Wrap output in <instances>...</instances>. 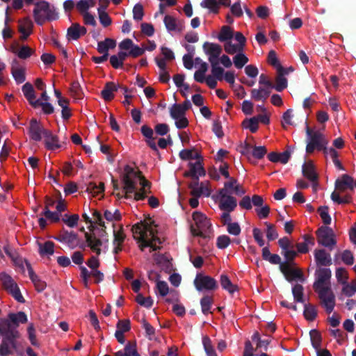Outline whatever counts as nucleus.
Segmentation results:
<instances>
[{
	"label": "nucleus",
	"instance_id": "obj_50",
	"mask_svg": "<svg viewBox=\"0 0 356 356\" xmlns=\"http://www.w3.org/2000/svg\"><path fill=\"white\" fill-rule=\"evenodd\" d=\"M79 220V216L78 214H72L68 216L65 214L62 218V221L70 227H74L77 225Z\"/></svg>",
	"mask_w": 356,
	"mask_h": 356
},
{
	"label": "nucleus",
	"instance_id": "obj_52",
	"mask_svg": "<svg viewBox=\"0 0 356 356\" xmlns=\"http://www.w3.org/2000/svg\"><path fill=\"white\" fill-rule=\"evenodd\" d=\"M343 294L346 297H352L356 293V280L352 281L351 284L347 283L341 290Z\"/></svg>",
	"mask_w": 356,
	"mask_h": 356
},
{
	"label": "nucleus",
	"instance_id": "obj_27",
	"mask_svg": "<svg viewBox=\"0 0 356 356\" xmlns=\"http://www.w3.org/2000/svg\"><path fill=\"white\" fill-rule=\"evenodd\" d=\"M23 94L29 104L33 106L34 102H36V95L33 86L31 83L27 82L22 88Z\"/></svg>",
	"mask_w": 356,
	"mask_h": 356
},
{
	"label": "nucleus",
	"instance_id": "obj_25",
	"mask_svg": "<svg viewBox=\"0 0 356 356\" xmlns=\"http://www.w3.org/2000/svg\"><path fill=\"white\" fill-rule=\"evenodd\" d=\"M120 84L116 85L113 82H107L101 92V95L105 101H111L114 98L113 92L118 90Z\"/></svg>",
	"mask_w": 356,
	"mask_h": 356
},
{
	"label": "nucleus",
	"instance_id": "obj_62",
	"mask_svg": "<svg viewBox=\"0 0 356 356\" xmlns=\"http://www.w3.org/2000/svg\"><path fill=\"white\" fill-rule=\"evenodd\" d=\"M341 258L342 261L348 266H351L354 264V256L353 252L349 250H345L342 252Z\"/></svg>",
	"mask_w": 356,
	"mask_h": 356
},
{
	"label": "nucleus",
	"instance_id": "obj_23",
	"mask_svg": "<svg viewBox=\"0 0 356 356\" xmlns=\"http://www.w3.org/2000/svg\"><path fill=\"white\" fill-rule=\"evenodd\" d=\"M220 197L219 207L221 210L231 212L235 209L237 206V201L234 197L226 194L225 197Z\"/></svg>",
	"mask_w": 356,
	"mask_h": 356
},
{
	"label": "nucleus",
	"instance_id": "obj_1",
	"mask_svg": "<svg viewBox=\"0 0 356 356\" xmlns=\"http://www.w3.org/2000/svg\"><path fill=\"white\" fill-rule=\"evenodd\" d=\"M316 280L313 288L318 293L321 305L327 313L330 314L335 306V296L331 289L330 278L332 272L330 268H319L316 270Z\"/></svg>",
	"mask_w": 356,
	"mask_h": 356
},
{
	"label": "nucleus",
	"instance_id": "obj_29",
	"mask_svg": "<svg viewBox=\"0 0 356 356\" xmlns=\"http://www.w3.org/2000/svg\"><path fill=\"white\" fill-rule=\"evenodd\" d=\"M229 181L225 182L224 188L218 191V195L220 197H225L226 194L232 193V191L234 190V186L237 184V179L234 177L228 178Z\"/></svg>",
	"mask_w": 356,
	"mask_h": 356
},
{
	"label": "nucleus",
	"instance_id": "obj_9",
	"mask_svg": "<svg viewBox=\"0 0 356 356\" xmlns=\"http://www.w3.org/2000/svg\"><path fill=\"white\" fill-rule=\"evenodd\" d=\"M3 324L6 325L3 334L2 335L3 339L0 344V354H7V343L6 341L10 342L13 345L14 341H17L16 339L20 336L19 331L12 326V324L9 320H5Z\"/></svg>",
	"mask_w": 356,
	"mask_h": 356
},
{
	"label": "nucleus",
	"instance_id": "obj_40",
	"mask_svg": "<svg viewBox=\"0 0 356 356\" xmlns=\"http://www.w3.org/2000/svg\"><path fill=\"white\" fill-rule=\"evenodd\" d=\"M202 344L207 356H218L211 343V340L208 336L202 338Z\"/></svg>",
	"mask_w": 356,
	"mask_h": 356
},
{
	"label": "nucleus",
	"instance_id": "obj_38",
	"mask_svg": "<svg viewBox=\"0 0 356 356\" xmlns=\"http://www.w3.org/2000/svg\"><path fill=\"white\" fill-rule=\"evenodd\" d=\"M213 298L210 296H204L200 300V305L202 312L204 315L210 313V309L213 304Z\"/></svg>",
	"mask_w": 356,
	"mask_h": 356
},
{
	"label": "nucleus",
	"instance_id": "obj_36",
	"mask_svg": "<svg viewBox=\"0 0 356 356\" xmlns=\"http://www.w3.org/2000/svg\"><path fill=\"white\" fill-rule=\"evenodd\" d=\"M310 339L313 348L318 350L321 348L322 337L321 333L316 329L309 332Z\"/></svg>",
	"mask_w": 356,
	"mask_h": 356
},
{
	"label": "nucleus",
	"instance_id": "obj_17",
	"mask_svg": "<svg viewBox=\"0 0 356 356\" xmlns=\"http://www.w3.org/2000/svg\"><path fill=\"white\" fill-rule=\"evenodd\" d=\"M189 170L184 172L185 177H203L206 175V170L201 161H197L195 163H188Z\"/></svg>",
	"mask_w": 356,
	"mask_h": 356
},
{
	"label": "nucleus",
	"instance_id": "obj_41",
	"mask_svg": "<svg viewBox=\"0 0 356 356\" xmlns=\"http://www.w3.org/2000/svg\"><path fill=\"white\" fill-rule=\"evenodd\" d=\"M336 278L337 282L343 285V286L348 283V273L346 268L339 267L336 269Z\"/></svg>",
	"mask_w": 356,
	"mask_h": 356
},
{
	"label": "nucleus",
	"instance_id": "obj_57",
	"mask_svg": "<svg viewBox=\"0 0 356 356\" xmlns=\"http://www.w3.org/2000/svg\"><path fill=\"white\" fill-rule=\"evenodd\" d=\"M224 49L227 54L231 55L243 51V49H240L238 44H234L231 41H227L225 43Z\"/></svg>",
	"mask_w": 356,
	"mask_h": 356
},
{
	"label": "nucleus",
	"instance_id": "obj_60",
	"mask_svg": "<svg viewBox=\"0 0 356 356\" xmlns=\"http://www.w3.org/2000/svg\"><path fill=\"white\" fill-rule=\"evenodd\" d=\"M201 6L211 10L213 13H218L219 10L218 3L216 0H204L201 3Z\"/></svg>",
	"mask_w": 356,
	"mask_h": 356
},
{
	"label": "nucleus",
	"instance_id": "obj_39",
	"mask_svg": "<svg viewBox=\"0 0 356 356\" xmlns=\"http://www.w3.org/2000/svg\"><path fill=\"white\" fill-rule=\"evenodd\" d=\"M42 107V111L46 115H50L54 112V108L51 104L49 102H42L40 99H37L33 104V108Z\"/></svg>",
	"mask_w": 356,
	"mask_h": 356
},
{
	"label": "nucleus",
	"instance_id": "obj_22",
	"mask_svg": "<svg viewBox=\"0 0 356 356\" xmlns=\"http://www.w3.org/2000/svg\"><path fill=\"white\" fill-rule=\"evenodd\" d=\"M44 145L45 147L49 150H55L61 147L59 143L58 137L56 135H54L50 130L44 132Z\"/></svg>",
	"mask_w": 356,
	"mask_h": 356
},
{
	"label": "nucleus",
	"instance_id": "obj_51",
	"mask_svg": "<svg viewBox=\"0 0 356 356\" xmlns=\"http://www.w3.org/2000/svg\"><path fill=\"white\" fill-rule=\"evenodd\" d=\"M41 216H44L47 219L49 220L52 222H58L60 220V216L58 214V212L51 211L47 208H44V211L42 212Z\"/></svg>",
	"mask_w": 356,
	"mask_h": 356
},
{
	"label": "nucleus",
	"instance_id": "obj_19",
	"mask_svg": "<svg viewBox=\"0 0 356 356\" xmlns=\"http://www.w3.org/2000/svg\"><path fill=\"white\" fill-rule=\"evenodd\" d=\"M54 238L58 241L67 243L72 248L78 245V234L74 232L63 231L61 234Z\"/></svg>",
	"mask_w": 356,
	"mask_h": 356
},
{
	"label": "nucleus",
	"instance_id": "obj_32",
	"mask_svg": "<svg viewBox=\"0 0 356 356\" xmlns=\"http://www.w3.org/2000/svg\"><path fill=\"white\" fill-rule=\"evenodd\" d=\"M220 282L222 287L227 290L229 293H233L238 290V286L233 284L226 275H221Z\"/></svg>",
	"mask_w": 356,
	"mask_h": 356
},
{
	"label": "nucleus",
	"instance_id": "obj_16",
	"mask_svg": "<svg viewBox=\"0 0 356 356\" xmlns=\"http://www.w3.org/2000/svg\"><path fill=\"white\" fill-rule=\"evenodd\" d=\"M314 255L318 266H330L332 264L330 254L324 249L315 250Z\"/></svg>",
	"mask_w": 356,
	"mask_h": 356
},
{
	"label": "nucleus",
	"instance_id": "obj_15",
	"mask_svg": "<svg viewBox=\"0 0 356 356\" xmlns=\"http://www.w3.org/2000/svg\"><path fill=\"white\" fill-rule=\"evenodd\" d=\"M335 189L338 193H343L349 189L353 191L354 189V179L353 178L347 175H342L340 178L337 179L334 183Z\"/></svg>",
	"mask_w": 356,
	"mask_h": 356
},
{
	"label": "nucleus",
	"instance_id": "obj_34",
	"mask_svg": "<svg viewBox=\"0 0 356 356\" xmlns=\"http://www.w3.org/2000/svg\"><path fill=\"white\" fill-rule=\"evenodd\" d=\"M292 294L295 302L305 303L304 288L300 284H296L292 288Z\"/></svg>",
	"mask_w": 356,
	"mask_h": 356
},
{
	"label": "nucleus",
	"instance_id": "obj_18",
	"mask_svg": "<svg viewBox=\"0 0 356 356\" xmlns=\"http://www.w3.org/2000/svg\"><path fill=\"white\" fill-rule=\"evenodd\" d=\"M86 33L87 29L84 26H81L78 23H74L67 29L66 37L68 40H77Z\"/></svg>",
	"mask_w": 356,
	"mask_h": 356
},
{
	"label": "nucleus",
	"instance_id": "obj_6",
	"mask_svg": "<svg viewBox=\"0 0 356 356\" xmlns=\"http://www.w3.org/2000/svg\"><path fill=\"white\" fill-rule=\"evenodd\" d=\"M306 134L309 140L306 146V152L308 154L314 152L315 149L319 150L323 145H327L328 143L323 134L318 131H313L308 125L306 127Z\"/></svg>",
	"mask_w": 356,
	"mask_h": 356
},
{
	"label": "nucleus",
	"instance_id": "obj_54",
	"mask_svg": "<svg viewBox=\"0 0 356 356\" xmlns=\"http://www.w3.org/2000/svg\"><path fill=\"white\" fill-rule=\"evenodd\" d=\"M18 30H22L24 31H31L33 27V23L29 17H25L22 19L19 20Z\"/></svg>",
	"mask_w": 356,
	"mask_h": 356
},
{
	"label": "nucleus",
	"instance_id": "obj_43",
	"mask_svg": "<svg viewBox=\"0 0 356 356\" xmlns=\"http://www.w3.org/2000/svg\"><path fill=\"white\" fill-rule=\"evenodd\" d=\"M232 37L233 32L231 30V28L227 26H223L220 30L218 38L220 42H227L229 40L232 38Z\"/></svg>",
	"mask_w": 356,
	"mask_h": 356
},
{
	"label": "nucleus",
	"instance_id": "obj_7",
	"mask_svg": "<svg viewBox=\"0 0 356 356\" xmlns=\"http://www.w3.org/2000/svg\"><path fill=\"white\" fill-rule=\"evenodd\" d=\"M0 280L3 289L10 293L17 302L24 303L25 300L22 296L19 288L13 278L6 273H0Z\"/></svg>",
	"mask_w": 356,
	"mask_h": 356
},
{
	"label": "nucleus",
	"instance_id": "obj_63",
	"mask_svg": "<svg viewBox=\"0 0 356 356\" xmlns=\"http://www.w3.org/2000/svg\"><path fill=\"white\" fill-rule=\"evenodd\" d=\"M231 243L230 238L227 235H221L217 238L216 245L219 249H225Z\"/></svg>",
	"mask_w": 356,
	"mask_h": 356
},
{
	"label": "nucleus",
	"instance_id": "obj_58",
	"mask_svg": "<svg viewBox=\"0 0 356 356\" xmlns=\"http://www.w3.org/2000/svg\"><path fill=\"white\" fill-rule=\"evenodd\" d=\"M267 153V149L265 146L252 147V155L254 158L261 159Z\"/></svg>",
	"mask_w": 356,
	"mask_h": 356
},
{
	"label": "nucleus",
	"instance_id": "obj_10",
	"mask_svg": "<svg viewBox=\"0 0 356 356\" xmlns=\"http://www.w3.org/2000/svg\"><path fill=\"white\" fill-rule=\"evenodd\" d=\"M194 285L198 291H214L218 287L214 278L201 273L197 274L194 280Z\"/></svg>",
	"mask_w": 356,
	"mask_h": 356
},
{
	"label": "nucleus",
	"instance_id": "obj_64",
	"mask_svg": "<svg viewBox=\"0 0 356 356\" xmlns=\"http://www.w3.org/2000/svg\"><path fill=\"white\" fill-rule=\"evenodd\" d=\"M34 53V50L28 46H22L17 52V56L21 59H26Z\"/></svg>",
	"mask_w": 356,
	"mask_h": 356
},
{
	"label": "nucleus",
	"instance_id": "obj_56",
	"mask_svg": "<svg viewBox=\"0 0 356 356\" xmlns=\"http://www.w3.org/2000/svg\"><path fill=\"white\" fill-rule=\"evenodd\" d=\"M318 212L325 225H330L331 222V217L328 213V207L321 206L318 209Z\"/></svg>",
	"mask_w": 356,
	"mask_h": 356
},
{
	"label": "nucleus",
	"instance_id": "obj_13",
	"mask_svg": "<svg viewBox=\"0 0 356 356\" xmlns=\"http://www.w3.org/2000/svg\"><path fill=\"white\" fill-rule=\"evenodd\" d=\"M302 173L306 179L312 183V186L315 189L318 185V175L312 161L305 162L302 164Z\"/></svg>",
	"mask_w": 356,
	"mask_h": 356
},
{
	"label": "nucleus",
	"instance_id": "obj_2",
	"mask_svg": "<svg viewBox=\"0 0 356 356\" xmlns=\"http://www.w3.org/2000/svg\"><path fill=\"white\" fill-rule=\"evenodd\" d=\"M131 230L141 251H144L147 247L150 248V252L160 250L157 244H161V241L156 236L157 231L152 227L151 223L141 221L133 225Z\"/></svg>",
	"mask_w": 356,
	"mask_h": 356
},
{
	"label": "nucleus",
	"instance_id": "obj_28",
	"mask_svg": "<svg viewBox=\"0 0 356 356\" xmlns=\"http://www.w3.org/2000/svg\"><path fill=\"white\" fill-rule=\"evenodd\" d=\"M8 320L10 321L11 324L13 323L15 327H17L19 323H25L27 322V316L24 312L10 313L8 314Z\"/></svg>",
	"mask_w": 356,
	"mask_h": 356
},
{
	"label": "nucleus",
	"instance_id": "obj_26",
	"mask_svg": "<svg viewBox=\"0 0 356 356\" xmlns=\"http://www.w3.org/2000/svg\"><path fill=\"white\" fill-rule=\"evenodd\" d=\"M277 76L275 79L276 84L274 85V88L277 91L282 92L287 88V79L284 76V74H287L286 69L277 71Z\"/></svg>",
	"mask_w": 356,
	"mask_h": 356
},
{
	"label": "nucleus",
	"instance_id": "obj_61",
	"mask_svg": "<svg viewBox=\"0 0 356 356\" xmlns=\"http://www.w3.org/2000/svg\"><path fill=\"white\" fill-rule=\"evenodd\" d=\"M185 79V75L183 74H177L173 76V81L177 87L181 88L183 87L185 90H188L190 87L187 83H184V81Z\"/></svg>",
	"mask_w": 356,
	"mask_h": 356
},
{
	"label": "nucleus",
	"instance_id": "obj_31",
	"mask_svg": "<svg viewBox=\"0 0 356 356\" xmlns=\"http://www.w3.org/2000/svg\"><path fill=\"white\" fill-rule=\"evenodd\" d=\"M303 315L306 320L313 321L317 316V310L316 306L312 304L304 303Z\"/></svg>",
	"mask_w": 356,
	"mask_h": 356
},
{
	"label": "nucleus",
	"instance_id": "obj_24",
	"mask_svg": "<svg viewBox=\"0 0 356 356\" xmlns=\"http://www.w3.org/2000/svg\"><path fill=\"white\" fill-rule=\"evenodd\" d=\"M272 89L273 88L266 86L260 87L259 89H252L251 90V97L256 101L262 100L264 102L269 97Z\"/></svg>",
	"mask_w": 356,
	"mask_h": 356
},
{
	"label": "nucleus",
	"instance_id": "obj_33",
	"mask_svg": "<svg viewBox=\"0 0 356 356\" xmlns=\"http://www.w3.org/2000/svg\"><path fill=\"white\" fill-rule=\"evenodd\" d=\"M207 185L208 183L202 182L199 184L197 189L191 191V195L196 197H200L202 195L209 197L211 195V190Z\"/></svg>",
	"mask_w": 356,
	"mask_h": 356
},
{
	"label": "nucleus",
	"instance_id": "obj_45",
	"mask_svg": "<svg viewBox=\"0 0 356 356\" xmlns=\"http://www.w3.org/2000/svg\"><path fill=\"white\" fill-rule=\"evenodd\" d=\"M331 199L334 202H337L339 204H348L351 202L352 197L350 195H346L344 197H341L339 193L334 191L331 194Z\"/></svg>",
	"mask_w": 356,
	"mask_h": 356
},
{
	"label": "nucleus",
	"instance_id": "obj_3",
	"mask_svg": "<svg viewBox=\"0 0 356 356\" xmlns=\"http://www.w3.org/2000/svg\"><path fill=\"white\" fill-rule=\"evenodd\" d=\"M124 174L122 175V181L124 184L123 191L124 195H121L120 193L115 194L118 199L124 197V198H130V193H133L136 189V179L140 180L141 186V191H150L151 183L147 181L144 176L142 175L140 171H136L132 167L129 165H125L124 169Z\"/></svg>",
	"mask_w": 356,
	"mask_h": 356
},
{
	"label": "nucleus",
	"instance_id": "obj_35",
	"mask_svg": "<svg viewBox=\"0 0 356 356\" xmlns=\"http://www.w3.org/2000/svg\"><path fill=\"white\" fill-rule=\"evenodd\" d=\"M92 216L94 217V222L96 224H98L102 228L99 229L100 234L99 237L104 238V236H107V233L105 230L106 227L104 225V222L103 221V218L102 216V214L99 211L97 210H95L92 213Z\"/></svg>",
	"mask_w": 356,
	"mask_h": 356
},
{
	"label": "nucleus",
	"instance_id": "obj_11",
	"mask_svg": "<svg viewBox=\"0 0 356 356\" xmlns=\"http://www.w3.org/2000/svg\"><path fill=\"white\" fill-rule=\"evenodd\" d=\"M280 270L289 282H292L296 280L301 282L305 280L304 275L301 270L298 268H293L289 263L282 262V264H280Z\"/></svg>",
	"mask_w": 356,
	"mask_h": 356
},
{
	"label": "nucleus",
	"instance_id": "obj_48",
	"mask_svg": "<svg viewBox=\"0 0 356 356\" xmlns=\"http://www.w3.org/2000/svg\"><path fill=\"white\" fill-rule=\"evenodd\" d=\"M243 125L245 128L249 129L252 133H255L258 130L259 119L253 117L249 120H245Z\"/></svg>",
	"mask_w": 356,
	"mask_h": 356
},
{
	"label": "nucleus",
	"instance_id": "obj_59",
	"mask_svg": "<svg viewBox=\"0 0 356 356\" xmlns=\"http://www.w3.org/2000/svg\"><path fill=\"white\" fill-rule=\"evenodd\" d=\"M99 19L101 24L104 27H107L110 26L112 23L111 18L108 15V14L106 12V10H97Z\"/></svg>",
	"mask_w": 356,
	"mask_h": 356
},
{
	"label": "nucleus",
	"instance_id": "obj_42",
	"mask_svg": "<svg viewBox=\"0 0 356 356\" xmlns=\"http://www.w3.org/2000/svg\"><path fill=\"white\" fill-rule=\"evenodd\" d=\"M135 300L138 304L147 309L151 308L154 302L152 298L150 296L144 297L141 293L137 294Z\"/></svg>",
	"mask_w": 356,
	"mask_h": 356
},
{
	"label": "nucleus",
	"instance_id": "obj_55",
	"mask_svg": "<svg viewBox=\"0 0 356 356\" xmlns=\"http://www.w3.org/2000/svg\"><path fill=\"white\" fill-rule=\"evenodd\" d=\"M11 72L13 78L17 83H22L25 81V73L24 70L22 68L12 67Z\"/></svg>",
	"mask_w": 356,
	"mask_h": 356
},
{
	"label": "nucleus",
	"instance_id": "obj_47",
	"mask_svg": "<svg viewBox=\"0 0 356 356\" xmlns=\"http://www.w3.org/2000/svg\"><path fill=\"white\" fill-rule=\"evenodd\" d=\"M170 115L172 119L175 120L185 116L186 113L181 108L180 104H174L170 108Z\"/></svg>",
	"mask_w": 356,
	"mask_h": 356
},
{
	"label": "nucleus",
	"instance_id": "obj_12",
	"mask_svg": "<svg viewBox=\"0 0 356 356\" xmlns=\"http://www.w3.org/2000/svg\"><path fill=\"white\" fill-rule=\"evenodd\" d=\"M49 129H44L35 119L32 118L29 122V134L31 140L39 142L42 140V136L44 137V132Z\"/></svg>",
	"mask_w": 356,
	"mask_h": 356
},
{
	"label": "nucleus",
	"instance_id": "obj_14",
	"mask_svg": "<svg viewBox=\"0 0 356 356\" xmlns=\"http://www.w3.org/2000/svg\"><path fill=\"white\" fill-rule=\"evenodd\" d=\"M204 53L209 56V62L219 61V56L222 53V47L220 44L205 42L203 44Z\"/></svg>",
	"mask_w": 356,
	"mask_h": 356
},
{
	"label": "nucleus",
	"instance_id": "obj_5",
	"mask_svg": "<svg viewBox=\"0 0 356 356\" xmlns=\"http://www.w3.org/2000/svg\"><path fill=\"white\" fill-rule=\"evenodd\" d=\"M193 220L195 221L197 228L191 227L192 234L204 238L210 237L212 229L210 220L200 211L193 212Z\"/></svg>",
	"mask_w": 356,
	"mask_h": 356
},
{
	"label": "nucleus",
	"instance_id": "obj_49",
	"mask_svg": "<svg viewBox=\"0 0 356 356\" xmlns=\"http://www.w3.org/2000/svg\"><path fill=\"white\" fill-rule=\"evenodd\" d=\"M122 350L127 356H140L136 341H128Z\"/></svg>",
	"mask_w": 356,
	"mask_h": 356
},
{
	"label": "nucleus",
	"instance_id": "obj_8",
	"mask_svg": "<svg viewBox=\"0 0 356 356\" xmlns=\"http://www.w3.org/2000/svg\"><path fill=\"white\" fill-rule=\"evenodd\" d=\"M318 243L326 248L332 250L337 241L334 238V233L332 228L327 226H321L316 232Z\"/></svg>",
	"mask_w": 356,
	"mask_h": 356
},
{
	"label": "nucleus",
	"instance_id": "obj_4",
	"mask_svg": "<svg viewBox=\"0 0 356 356\" xmlns=\"http://www.w3.org/2000/svg\"><path fill=\"white\" fill-rule=\"evenodd\" d=\"M33 13L35 22L42 26L46 21H53L58 18V14L54 7L51 8L49 2L42 1L35 3Z\"/></svg>",
	"mask_w": 356,
	"mask_h": 356
},
{
	"label": "nucleus",
	"instance_id": "obj_30",
	"mask_svg": "<svg viewBox=\"0 0 356 356\" xmlns=\"http://www.w3.org/2000/svg\"><path fill=\"white\" fill-rule=\"evenodd\" d=\"M39 253L42 257L52 255L54 253V243L50 241L39 243Z\"/></svg>",
	"mask_w": 356,
	"mask_h": 356
},
{
	"label": "nucleus",
	"instance_id": "obj_21",
	"mask_svg": "<svg viewBox=\"0 0 356 356\" xmlns=\"http://www.w3.org/2000/svg\"><path fill=\"white\" fill-rule=\"evenodd\" d=\"M86 241L88 243V246L95 252L97 255L101 254L100 246L102 245V241L99 238H97L95 234H89L85 232Z\"/></svg>",
	"mask_w": 356,
	"mask_h": 356
},
{
	"label": "nucleus",
	"instance_id": "obj_44",
	"mask_svg": "<svg viewBox=\"0 0 356 356\" xmlns=\"http://www.w3.org/2000/svg\"><path fill=\"white\" fill-rule=\"evenodd\" d=\"M268 63L275 67L277 71L282 70L284 67L281 65L279 62V60L277 57L276 52L274 50H271L269 51L268 55Z\"/></svg>",
	"mask_w": 356,
	"mask_h": 356
},
{
	"label": "nucleus",
	"instance_id": "obj_46",
	"mask_svg": "<svg viewBox=\"0 0 356 356\" xmlns=\"http://www.w3.org/2000/svg\"><path fill=\"white\" fill-rule=\"evenodd\" d=\"M248 60V58L243 52H239L233 58L234 64L238 69H241Z\"/></svg>",
	"mask_w": 356,
	"mask_h": 356
},
{
	"label": "nucleus",
	"instance_id": "obj_37",
	"mask_svg": "<svg viewBox=\"0 0 356 356\" xmlns=\"http://www.w3.org/2000/svg\"><path fill=\"white\" fill-rule=\"evenodd\" d=\"M211 66L212 76L218 81L223 79L224 69L219 66V61L209 62Z\"/></svg>",
	"mask_w": 356,
	"mask_h": 356
},
{
	"label": "nucleus",
	"instance_id": "obj_53",
	"mask_svg": "<svg viewBox=\"0 0 356 356\" xmlns=\"http://www.w3.org/2000/svg\"><path fill=\"white\" fill-rule=\"evenodd\" d=\"M264 225L266 226V237L268 241H274L278 237L277 232L275 229L273 224L265 222Z\"/></svg>",
	"mask_w": 356,
	"mask_h": 356
},
{
	"label": "nucleus",
	"instance_id": "obj_20",
	"mask_svg": "<svg viewBox=\"0 0 356 356\" xmlns=\"http://www.w3.org/2000/svg\"><path fill=\"white\" fill-rule=\"evenodd\" d=\"M25 263H26V268L28 270L29 276L31 280L32 281V282L33 283V284L35 287V289L38 292L43 291L47 286L46 282L41 280L40 279V277L35 273V272L33 271V269L31 267V264L28 261L26 260Z\"/></svg>",
	"mask_w": 356,
	"mask_h": 356
}]
</instances>
